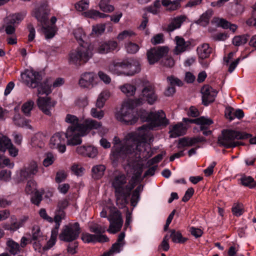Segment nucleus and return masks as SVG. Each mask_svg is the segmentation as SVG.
I'll return each instance as SVG.
<instances>
[{
  "mask_svg": "<svg viewBox=\"0 0 256 256\" xmlns=\"http://www.w3.org/2000/svg\"><path fill=\"white\" fill-rule=\"evenodd\" d=\"M124 246V245H123L122 243H118L116 242L112 246L110 250L108 252L104 254H106V256H110L111 254H114L118 253L121 251Z\"/></svg>",
  "mask_w": 256,
  "mask_h": 256,
  "instance_id": "8fccbe9b",
  "label": "nucleus"
},
{
  "mask_svg": "<svg viewBox=\"0 0 256 256\" xmlns=\"http://www.w3.org/2000/svg\"><path fill=\"white\" fill-rule=\"evenodd\" d=\"M38 172L37 163L34 161L31 162L28 166L24 167L17 174L18 182H22L28 178H32Z\"/></svg>",
  "mask_w": 256,
  "mask_h": 256,
  "instance_id": "4468645a",
  "label": "nucleus"
},
{
  "mask_svg": "<svg viewBox=\"0 0 256 256\" xmlns=\"http://www.w3.org/2000/svg\"><path fill=\"white\" fill-rule=\"evenodd\" d=\"M144 165L141 162H138L134 166V182L136 183V179L140 178L143 170Z\"/></svg>",
  "mask_w": 256,
  "mask_h": 256,
  "instance_id": "603ef678",
  "label": "nucleus"
},
{
  "mask_svg": "<svg viewBox=\"0 0 256 256\" xmlns=\"http://www.w3.org/2000/svg\"><path fill=\"white\" fill-rule=\"evenodd\" d=\"M37 104L40 110L46 114L51 115L50 110L56 104L55 101H52L48 96L39 97L37 100Z\"/></svg>",
  "mask_w": 256,
  "mask_h": 256,
  "instance_id": "a211bd4d",
  "label": "nucleus"
},
{
  "mask_svg": "<svg viewBox=\"0 0 256 256\" xmlns=\"http://www.w3.org/2000/svg\"><path fill=\"white\" fill-rule=\"evenodd\" d=\"M105 30V25L103 24H98L92 26V34L100 35L104 32Z\"/></svg>",
  "mask_w": 256,
  "mask_h": 256,
  "instance_id": "bf43d9fd",
  "label": "nucleus"
},
{
  "mask_svg": "<svg viewBox=\"0 0 256 256\" xmlns=\"http://www.w3.org/2000/svg\"><path fill=\"white\" fill-rule=\"evenodd\" d=\"M86 16L90 18H97L108 17L109 16L104 13L100 12L96 10H90L85 13Z\"/></svg>",
  "mask_w": 256,
  "mask_h": 256,
  "instance_id": "de8ad7c7",
  "label": "nucleus"
},
{
  "mask_svg": "<svg viewBox=\"0 0 256 256\" xmlns=\"http://www.w3.org/2000/svg\"><path fill=\"white\" fill-rule=\"evenodd\" d=\"M188 126L186 124H184L180 122L170 126V136L172 138H176L186 134Z\"/></svg>",
  "mask_w": 256,
  "mask_h": 256,
  "instance_id": "5701e85b",
  "label": "nucleus"
},
{
  "mask_svg": "<svg viewBox=\"0 0 256 256\" xmlns=\"http://www.w3.org/2000/svg\"><path fill=\"white\" fill-rule=\"evenodd\" d=\"M125 46L127 52L132 54L136 53L140 48L137 44L132 42L128 43Z\"/></svg>",
  "mask_w": 256,
  "mask_h": 256,
  "instance_id": "4d7b16f0",
  "label": "nucleus"
},
{
  "mask_svg": "<svg viewBox=\"0 0 256 256\" xmlns=\"http://www.w3.org/2000/svg\"><path fill=\"white\" fill-rule=\"evenodd\" d=\"M41 31L44 35L46 40L51 39L56 35L58 28L56 25L50 26L45 24H41Z\"/></svg>",
  "mask_w": 256,
  "mask_h": 256,
  "instance_id": "cd10ccee",
  "label": "nucleus"
},
{
  "mask_svg": "<svg viewBox=\"0 0 256 256\" xmlns=\"http://www.w3.org/2000/svg\"><path fill=\"white\" fill-rule=\"evenodd\" d=\"M66 218V214L62 210H58L55 212V216L54 217V222L56 223L55 228L58 231V229L60 225V222L62 220Z\"/></svg>",
  "mask_w": 256,
  "mask_h": 256,
  "instance_id": "c9c22d12",
  "label": "nucleus"
},
{
  "mask_svg": "<svg viewBox=\"0 0 256 256\" xmlns=\"http://www.w3.org/2000/svg\"><path fill=\"white\" fill-rule=\"evenodd\" d=\"M171 234L169 236L172 238V241L175 243H184L187 238L182 236V234L179 231H176L172 230L170 231Z\"/></svg>",
  "mask_w": 256,
  "mask_h": 256,
  "instance_id": "4c0bfd02",
  "label": "nucleus"
},
{
  "mask_svg": "<svg viewBox=\"0 0 256 256\" xmlns=\"http://www.w3.org/2000/svg\"><path fill=\"white\" fill-rule=\"evenodd\" d=\"M50 9L46 2L40 4L36 6L32 12V16H34L40 24H47Z\"/></svg>",
  "mask_w": 256,
  "mask_h": 256,
  "instance_id": "f8f14e48",
  "label": "nucleus"
},
{
  "mask_svg": "<svg viewBox=\"0 0 256 256\" xmlns=\"http://www.w3.org/2000/svg\"><path fill=\"white\" fill-rule=\"evenodd\" d=\"M160 7V2L159 0H156L154 2L152 5L146 8L144 10L154 14H156L158 13Z\"/></svg>",
  "mask_w": 256,
  "mask_h": 256,
  "instance_id": "09e8293b",
  "label": "nucleus"
},
{
  "mask_svg": "<svg viewBox=\"0 0 256 256\" xmlns=\"http://www.w3.org/2000/svg\"><path fill=\"white\" fill-rule=\"evenodd\" d=\"M78 132H80V138L87 134L92 130H98V133L102 136L107 132L108 130L102 126V124L92 118H88L84 120L82 127H79Z\"/></svg>",
  "mask_w": 256,
  "mask_h": 256,
  "instance_id": "6e6552de",
  "label": "nucleus"
},
{
  "mask_svg": "<svg viewBox=\"0 0 256 256\" xmlns=\"http://www.w3.org/2000/svg\"><path fill=\"white\" fill-rule=\"evenodd\" d=\"M144 102L142 98L130 100L124 102L120 111L116 114V120L128 124H132L138 120V117L134 116L132 112L135 106H137Z\"/></svg>",
  "mask_w": 256,
  "mask_h": 256,
  "instance_id": "39448f33",
  "label": "nucleus"
},
{
  "mask_svg": "<svg viewBox=\"0 0 256 256\" xmlns=\"http://www.w3.org/2000/svg\"><path fill=\"white\" fill-rule=\"evenodd\" d=\"M14 124L21 127L26 126L30 128L31 126L29 124V120L26 118L20 117L19 115H16L14 118Z\"/></svg>",
  "mask_w": 256,
  "mask_h": 256,
  "instance_id": "79ce46f5",
  "label": "nucleus"
},
{
  "mask_svg": "<svg viewBox=\"0 0 256 256\" xmlns=\"http://www.w3.org/2000/svg\"><path fill=\"white\" fill-rule=\"evenodd\" d=\"M250 134L238 131L226 130L222 132V136L218 138V143L226 148H234L242 144L235 141L236 140L247 139Z\"/></svg>",
  "mask_w": 256,
  "mask_h": 256,
  "instance_id": "0eeeda50",
  "label": "nucleus"
},
{
  "mask_svg": "<svg viewBox=\"0 0 256 256\" xmlns=\"http://www.w3.org/2000/svg\"><path fill=\"white\" fill-rule=\"evenodd\" d=\"M96 74L92 72H86L81 75L79 80V85L82 88H91L96 84Z\"/></svg>",
  "mask_w": 256,
  "mask_h": 256,
  "instance_id": "6ab92c4d",
  "label": "nucleus"
},
{
  "mask_svg": "<svg viewBox=\"0 0 256 256\" xmlns=\"http://www.w3.org/2000/svg\"><path fill=\"white\" fill-rule=\"evenodd\" d=\"M187 17L185 15H180L174 18L168 26L167 30L172 32L180 28L182 24L186 20Z\"/></svg>",
  "mask_w": 256,
  "mask_h": 256,
  "instance_id": "a878e982",
  "label": "nucleus"
},
{
  "mask_svg": "<svg viewBox=\"0 0 256 256\" xmlns=\"http://www.w3.org/2000/svg\"><path fill=\"white\" fill-rule=\"evenodd\" d=\"M90 114L93 118L100 120L104 116V112L102 110H98L96 108H92L90 110Z\"/></svg>",
  "mask_w": 256,
  "mask_h": 256,
  "instance_id": "338daca9",
  "label": "nucleus"
},
{
  "mask_svg": "<svg viewBox=\"0 0 256 256\" xmlns=\"http://www.w3.org/2000/svg\"><path fill=\"white\" fill-rule=\"evenodd\" d=\"M88 0H82L76 4L75 7L78 10L82 12L88 9Z\"/></svg>",
  "mask_w": 256,
  "mask_h": 256,
  "instance_id": "6e6d98bb",
  "label": "nucleus"
},
{
  "mask_svg": "<svg viewBox=\"0 0 256 256\" xmlns=\"http://www.w3.org/2000/svg\"><path fill=\"white\" fill-rule=\"evenodd\" d=\"M106 166L104 164H97L94 166L92 168V176L95 180L101 178L104 175L106 170Z\"/></svg>",
  "mask_w": 256,
  "mask_h": 256,
  "instance_id": "c756f323",
  "label": "nucleus"
},
{
  "mask_svg": "<svg viewBox=\"0 0 256 256\" xmlns=\"http://www.w3.org/2000/svg\"><path fill=\"white\" fill-rule=\"evenodd\" d=\"M82 240L84 242H104L108 240V238L106 235H96L88 232L82 233Z\"/></svg>",
  "mask_w": 256,
  "mask_h": 256,
  "instance_id": "b1692460",
  "label": "nucleus"
},
{
  "mask_svg": "<svg viewBox=\"0 0 256 256\" xmlns=\"http://www.w3.org/2000/svg\"><path fill=\"white\" fill-rule=\"evenodd\" d=\"M169 238V236L168 235H166L160 244L158 246V248L165 252L168 251L170 248V245L168 244Z\"/></svg>",
  "mask_w": 256,
  "mask_h": 256,
  "instance_id": "69168bd1",
  "label": "nucleus"
},
{
  "mask_svg": "<svg viewBox=\"0 0 256 256\" xmlns=\"http://www.w3.org/2000/svg\"><path fill=\"white\" fill-rule=\"evenodd\" d=\"M110 0H100L99 3L100 8L105 12H110L114 10L113 6L110 4Z\"/></svg>",
  "mask_w": 256,
  "mask_h": 256,
  "instance_id": "a19ab883",
  "label": "nucleus"
},
{
  "mask_svg": "<svg viewBox=\"0 0 256 256\" xmlns=\"http://www.w3.org/2000/svg\"><path fill=\"white\" fill-rule=\"evenodd\" d=\"M196 144V139L192 138H182L179 140L178 148L191 146Z\"/></svg>",
  "mask_w": 256,
  "mask_h": 256,
  "instance_id": "c03bdc74",
  "label": "nucleus"
},
{
  "mask_svg": "<svg viewBox=\"0 0 256 256\" xmlns=\"http://www.w3.org/2000/svg\"><path fill=\"white\" fill-rule=\"evenodd\" d=\"M182 121L185 123H194L200 126V129L202 131V134L206 136L212 134V131L209 130L210 126L213 123L212 120L201 116L196 119H190L183 118Z\"/></svg>",
  "mask_w": 256,
  "mask_h": 256,
  "instance_id": "ddd939ff",
  "label": "nucleus"
},
{
  "mask_svg": "<svg viewBox=\"0 0 256 256\" xmlns=\"http://www.w3.org/2000/svg\"><path fill=\"white\" fill-rule=\"evenodd\" d=\"M22 82L28 87L36 88L38 86L42 80V76L40 72L34 70H27L22 74Z\"/></svg>",
  "mask_w": 256,
  "mask_h": 256,
  "instance_id": "9b49d317",
  "label": "nucleus"
},
{
  "mask_svg": "<svg viewBox=\"0 0 256 256\" xmlns=\"http://www.w3.org/2000/svg\"><path fill=\"white\" fill-rule=\"evenodd\" d=\"M112 185L114 189L116 204L119 208H122L128 203L131 192L135 186L134 177L127 184L126 175L119 174L114 177Z\"/></svg>",
  "mask_w": 256,
  "mask_h": 256,
  "instance_id": "f03ea898",
  "label": "nucleus"
},
{
  "mask_svg": "<svg viewBox=\"0 0 256 256\" xmlns=\"http://www.w3.org/2000/svg\"><path fill=\"white\" fill-rule=\"evenodd\" d=\"M139 116L142 120L149 123L143 125L134 132L128 134L122 144L119 138L115 136L112 149V159L116 160L123 154L133 153L136 158H140V152L150 148L148 141L150 142L153 138L150 130L161 126L165 127L169 124L168 120L162 110L150 112L144 110Z\"/></svg>",
  "mask_w": 256,
  "mask_h": 256,
  "instance_id": "f257e3e1",
  "label": "nucleus"
},
{
  "mask_svg": "<svg viewBox=\"0 0 256 256\" xmlns=\"http://www.w3.org/2000/svg\"><path fill=\"white\" fill-rule=\"evenodd\" d=\"M232 210L235 216H240L244 212V206L242 203H234L232 206Z\"/></svg>",
  "mask_w": 256,
  "mask_h": 256,
  "instance_id": "a18cd8bd",
  "label": "nucleus"
},
{
  "mask_svg": "<svg viewBox=\"0 0 256 256\" xmlns=\"http://www.w3.org/2000/svg\"><path fill=\"white\" fill-rule=\"evenodd\" d=\"M74 34L76 40L80 42V44L84 42V39L86 37V34L82 28H78L74 29Z\"/></svg>",
  "mask_w": 256,
  "mask_h": 256,
  "instance_id": "3c124183",
  "label": "nucleus"
},
{
  "mask_svg": "<svg viewBox=\"0 0 256 256\" xmlns=\"http://www.w3.org/2000/svg\"><path fill=\"white\" fill-rule=\"evenodd\" d=\"M90 230L96 234V235H100V234L104 233L106 230V227L102 226L97 224H91L89 226Z\"/></svg>",
  "mask_w": 256,
  "mask_h": 256,
  "instance_id": "49530a36",
  "label": "nucleus"
},
{
  "mask_svg": "<svg viewBox=\"0 0 256 256\" xmlns=\"http://www.w3.org/2000/svg\"><path fill=\"white\" fill-rule=\"evenodd\" d=\"M134 35V33L132 30H124L120 33L117 38L119 40H122Z\"/></svg>",
  "mask_w": 256,
  "mask_h": 256,
  "instance_id": "e2e57ef3",
  "label": "nucleus"
},
{
  "mask_svg": "<svg viewBox=\"0 0 256 256\" xmlns=\"http://www.w3.org/2000/svg\"><path fill=\"white\" fill-rule=\"evenodd\" d=\"M240 180L242 185L248 186L250 188H254L256 186V182L254 178L250 176H242L240 178Z\"/></svg>",
  "mask_w": 256,
  "mask_h": 256,
  "instance_id": "58836bf2",
  "label": "nucleus"
},
{
  "mask_svg": "<svg viewBox=\"0 0 256 256\" xmlns=\"http://www.w3.org/2000/svg\"><path fill=\"white\" fill-rule=\"evenodd\" d=\"M10 144V139L0 134V152H5Z\"/></svg>",
  "mask_w": 256,
  "mask_h": 256,
  "instance_id": "5fc2aeb1",
  "label": "nucleus"
},
{
  "mask_svg": "<svg viewBox=\"0 0 256 256\" xmlns=\"http://www.w3.org/2000/svg\"><path fill=\"white\" fill-rule=\"evenodd\" d=\"M142 92V96L150 104H152L156 101L158 96L153 86H146L143 88Z\"/></svg>",
  "mask_w": 256,
  "mask_h": 256,
  "instance_id": "393cba45",
  "label": "nucleus"
},
{
  "mask_svg": "<svg viewBox=\"0 0 256 256\" xmlns=\"http://www.w3.org/2000/svg\"><path fill=\"white\" fill-rule=\"evenodd\" d=\"M6 246L9 252L13 255H15L20 252L19 244L13 240H8L6 242Z\"/></svg>",
  "mask_w": 256,
  "mask_h": 256,
  "instance_id": "e433bc0d",
  "label": "nucleus"
},
{
  "mask_svg": "<svg viewBox=\"0 0 256 256\" xmlns=\"http://www.w3.org/2000/svg\"><path fill=\"white\" fill-rule=\"evenodd\" d=\"M32 240H38L42 236L40 227L38 226H34L32 229Z\"/></svg>",
  "mask_w": 256,
  "mask_h": 256,
  "instance_id": "13d9d810",
  "label": "nucleus"
},
{
  "mask_svg": "<svg viewBox=\"0 0 256 256\" xmlns=\"http://www.w3.org/2000/svg\"><path fill=\"white\" fill-rule=\"evenodd\" d=\"M108 218L110 224L109 228L107 230L112 234H115L120 231L123 224L120 212L115 208H111L110 214Z\"/></svg>",
  "mask_w": 256,
  "mask_h": 256,
  "instance_id": "1a4fd4ad",
  "label": "nucleus"
},
{
  "mask_svg": "<svg viewBox=\"0 0 256 256\" xmlns=\"http://www.w3.org/2000/svg\"><path fill=\"white\" fill-rule=\"evenodd\" d=\"M36 189V182L33 180L28 181L26 187V192L28 194H32Z\"/></svg>",
  "mask_w": 256,
  "mask_h": 256,
  "instance_id": "774afa93",
  "label": "nucleus"
},
{
  "mask_svg": "<svg viewBox=\"0 0 256 256\" xmlns=\"http://www.w3.org/2000/svg\"><path fill=\"white\" fill-rule=\"evenodd\" d=\"M202 103L206 106L213 102L218 94V91L209 85L204 86L201 89Z\"/></svg>",
  "mask_w": 256,
  "mask_h": 256,
  "instance_id": "f3484780",
  "label": "nucleus"
},
{
  "mask_svg": "<svg viewBox=\"0 0 256 256\" xmlns=\"http://www.w3.org/2000/svg\"><path fill=\"white\" fill-rule=\"evenodd\" d=\"M55 160L54 156L52 153H48L46 158L44 160L43 164L44 166L48 167L52 164Z\"/></svg>",
  "mask_w": 256,
  "mask_h": 256,
  "instance_id": "052dcab7",
  "label": "nucleus"
},
{
  "mask_svg": "<svg viewBox=\"0 0 256 256\" xmlns=\"http://www.w3.org/2000/svg\"><path fill=\"white\" fill-rule=\"evenodd\" d=\"M52 78H49L44 80L42 83L40 82L38 87V94H46L48 95L52 92Z\"/></svg>",
  "mask_w": 256,
  "mask_h": 256,
  "instance_id": "bb28decb",
  "label": "nucleus"
},
{
  "mask_svg": "<svg viewBox=\"0 0 256 256\" xmlns=\"http://www.w3.org/2000/svg\"><path fill=\"white\" fill-rule=\"evenodd\" d=\"M184 0H174L173 1H168L164 2L162 5L166 7V10L168 11H174L178 10L180 7V4Z\"/></svg>",
  "mask_w": 256,
  "mask_h": 256,
  "instance_id": "72a5a7b5",
  "label": "nucleus"
},
{
  "mask_svg": "<svg viewBox=\"0 0 256 256\" xmlns=\"http://www.w3.org/2000/svg\"><path fill=\"white\" fill-rule=\"evenodd\" d=\"M214 20L217 26L226 29L230 28L232 32H234L238 28L236 25L231 24L224 18H214Z\"/></svg>",
  "mask_w": 256,
  "mask_h": 256,
  "instance_id": "7c9ffc66",
  "label": "nucleus"
},
{
  "mask_svg": "<svg viewBox=\"0 0 256 256\" xmlns=\"http://www.w3.org/2000/svg\"><path fill=\"white\" fill-rule=\"evenodd\" d=\"M34 102L32 100H28L24 103L22 107V112L24 114L27 116L30 115V113L33 108Z\"/></svg>",
  "mask_w": 256,
  "mask_h": 256,
  "instance_id": "864d4df0",
  "label": "nucleus"
},
{
  "mask_svg": "<svg viewBox=\"0 0 256 256\" xmlns=\"http://www.w3.org/2000/svg\"><path fill=\"white\" fill-rule=\"evenodd\" d=\"M212 50L208 44H204L197 48V52L200 58L203 60L208 58Z\"/></svg>",
  "mask_w": 256,
  "mask_h": 256,
  "instance_id": "2f4dec72",
  "label": "nucleus"
},
{
  "mask_svg": "<svg viewBox=\"0 0 256 256\" xmlns=\"http://www.w3.org/2000/svg\"><path fill=\"white\" fill-rule=\"evenodd\" d=\"M110 92L108 90H104L99 95L96 102V106L98 108H102L106 100L110 97Z\"/></svg>",
  "mask_w": 256,
  "mask_h": 256,
  "instance_id": "f704fd0d",
  "label": "nucleus"
},
{
  "mask_svg": "<svg viewBox=\"0 0 256 256\" xmlns=\"http://www.w3.org/2000/svg\"><path fill=\"white\" fill-rule=\"evenodd\" d=\"M66 122L70 124L66 133L68 145L75 146L80 144L82 140L80 138V132H78L79 127H82V124L79 123L78 118L74 115L68 114L65 118Z\"/></svg>",
  "mask_w": 256,
  "mask_h": 256,
  "instance_id": "423d86ee",
  "label": "nucleus"
},
{
  "mask_svg": "<svg viewBox=\"0 0 256 256\" xmlns=\"http://www.w3.org/2000/svg\"><path fill=\"white\" fill-rule=\"evenodd\" d=\"M108 70L117 76H132L140 72V66L138 60L128 58L113 62L109 66Z\"/></svg>",
  "mask_w": 256,
  "mask_h": 256,
  "instance_id": "7ed1b4c3",
  "label": "nucleus"
},
{
  "mask_svg": "<svg viewBox=\"0 0 256 256\" xmlns=\"http://www.w3.org/2000/svg\"><path fill=\"white\" fill-rule=\"evenodd\" d=\"M118 48V43L114 40L101 42L98 44L96 48L97 52L100 54H106L113 52Z\"/></svg>",
  "mask_w": 256,
  "mask_h": 256,
  "instance_id": "aec40b11",
  "label": "nucleus"
},
{
  "mask_svg": "<svg viewBox=\"0 0 256 256\" xmlns=\"http://www.w3.org/2000/svg\"><path fill=\"white\" fill-rule=\"evenodd\" d=\"M66 134L63 132H56L50 138V146L52 148L57 149L60 152L64 153L66 152Z\"/></svg>",
  "mask_w": 256,
  "mask_h": 256,
  "instance_id": "2eb2a0df",
  "label": "nucleus"
},
{
  "mask_svg": "<svg viewBox=\"0 0 256 256\" xmlns=\"http://www.w3.org/2000/svg\"><path fill=\"white\" fill-rule=\"evenodd\" d=\"M76 151L79 154L90 158H96L98 154L97 148L91 145L78 146L76 148Z\"/></svg>",
  "mask_w": 256,
  "mask_h": 256,
  "instance_id": "412c9836",
  "label": "nucleus"
},
{
  "mask_svg": "<svg viewBox=\"0 0 256 256\" xmlns=\"http://www.w3.org/2000/svg\"><path fill=\"white\" fill-rule=\"evenodd\" d=\"M174 42L176 46L174 50V52L176 55L187 50L190 45L189 41H186L183 38L180 36L175 37Z\"/></svg>",
  "mask_w": 256,
  "mask_h": 256,
  "instance_id": "4be33fe9",
  "label": "nucleus"
},
{
  "mask_svg": "<svg viewBox=\"0 0 256 256\" xmlns=\"http://www.w3.org/2000/svg\"><path fill=\"white\" fill-rule=\"evenodd\" d=\"M80 233L78 223L75 222L64 226L60 235V239L65 242H72L76 240Z\"/></svg>",
  "mask_w": 256,
  "mask_h": 256,
  "instance_id": "9d476101",
  "label": "nucleus"
},
{
  "mask_svg": "<svg viewBox=\"0 0 256 256\" xmlns=\"http://www.w3.org/2000/svg\"><path fill=\"white\" fill-rule=\"evenodd\" d=\"M93 46L87 42L80 44L75 49L70 51L68 61L70 64L80 66L86 64L93 56Z\"/></svg>",
  "mask_w": 256,
  "mask_h": 256,
  "instance_id": "20e7f679",
  "label": "nucleus"
},
{
  "mask_svg": "<svg viewBox=\"0 0 256 256\" xmlns=\"http://www.w3.org/2000/svg\"><path fill=\"white\" fill-rule=\"evenodd\" d=\"M248 35H240L235 36L232 40V44L236 46H240L244 44L248 40Z\"/></svg>",
  "mask_w": 256,
  "mask_h": 256,
  "instance_id": "37998d69",
  "label": "nucleus"
},
{
  "mask_svg": "<svg viewBox=\"0 0 256 256\" xmlns=\"http://www.w3.org/2000/svg\"><path fill=\"white\" fill-rule=\"evenodd\" d=\"M122 92L127 96H134L136 92V86L130 84H125L119 87Z\"/></svg>",
  "mask_w": 256,
  "mask_h": 256,
  "instance_id": "473e14b6",
  "label": "nucleus"
},
{
  "mask_svg": "<svg viewBox=\"0 0 256 256\" xmlns=\"http://www.w3.org/2000/svg\"><path fill=\"white\" fill-rule=\"evenodd\" d=\"M26 16V12H25L10 14L6 18L4 21L16 26L24 20Z\"/></svg>",
  "mask_w": 256,
  "mask_h": 256,
  "instance_id": "c85d7f7f",
  "label": "nucleus"
},
{
  "mask_svg": "<svg viewBox=\"0 0 256 256\" xmlns=\"http://www.w3.org/2000/svg\"><path fill=\"white\" fill-rule=\"evenodd\" d=\"M169 49L167 46H158L154 48L148 50L147 56L150 64H154L161 58L166 55L168 52Z\"/></svg>",
  "mask_w": 256,
  "mask_h": 256,
  "instance_id": "dca6fc26",
  "label": "nucleus"
},
{
  "mask_svg": "<svg viewBox=\"0 0 256 256\" xmlns=\"http://www.w3.org/2000/svg\"><path fill=\"white\" fill-rule=\"evenodd\" d=\"M58 231L56 229H53L52 230L50 238L47 242L46 244L44 246V250H48L52 248L56 244Z\"/></svg>",
  "mask_w": 256,
  "mask_h": 256,
  "instance_id": "ea45409f",
  "label": "nucleus"
},
{
  "mask_svg": "<svg viewBox=\"0 0 256 256\" xmlns=\"http://www.w3.org/2000/svg\"><path fill=\"white\" fill-rule=\"evenodd\" d=\"M4 24L3 26L5 28V32L6 34H14L16 26L10 23H8L4 21Z\"/></svg>",
  "mask_w": 256,
  "mask_h": 256,
  "instance_id": "0e129e2a",
  "label": "nucleus"
},
{
  "mask_svg": "<svg viewBox=\"0 0 256 256\" xmlns=\"http://www.w3.org/2000/svg\"><path fill=\"white\" fill-rule=\"evenodd\" d=\"M167 80L168 82L172 86H182V82L179 78L172 76L167 78Z\"/></svg>",
  "mask_w": 256,
  "mask_h": 256,
  "instance_id": "680f3d73",
  "label": "nucleus"
}]
</instances>
